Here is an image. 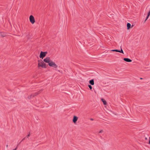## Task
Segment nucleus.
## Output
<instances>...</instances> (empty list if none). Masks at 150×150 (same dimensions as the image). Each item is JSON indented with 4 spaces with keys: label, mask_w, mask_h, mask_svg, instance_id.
Instances as JSON below:
<instances>
[{
    "label": "nucleus",
    "mask_w": 150,
    "mask_h": 150,
    "mask_svg": "<svg viewBox=\"0 0 150 150\" xmlns=\"http://www.w3.org/2000/svg\"><path fill=\"white\" fill-rule=\"evenodd\" d=\"M43 61L46 63H48L50 67H52L55 68L57 67V65L54 62L50 60L49 57H47L44 59Z\"/></svg>",
    "instance_id": "f257e3e1"
},
{
    "label": "nucleus",
    "mask_w": 150,
    "mask_h": 150,
    "mask_svg": "<svg viewBox=\"0 0 150 150\" xmlns=\"http://www.w3.org/2000/svg\"><path fill=\"white\" fill-rule=\"evenodd\" d=\"M47 53V52H43L41 51L40 53V58L43 59V57H45L46 55V54Z\"/></svg>",
    "instance_id": "f03ea898"
},
{
    "label": "nucleus",
    "mask_w": 150,
    "mask_h": 150,
    "mask_svg": "<svg viewBox=\"0 0 150 150\" xmlns=\"http://www.w3.org/2000/svg\"><path fill=\"white\" fill-rule=\"evenodd\" d=\"M30 22L32 24H33L35 22V20L34 17L32 15H30L29 17Z\"/></svg>",
    "instance_id": "7ed1b4c3"
},
{
    "label": "nucleus",
    "mask_w": 150,
    "mask_h": 150,
    "mask_svg": "<svg viewBox=\"0 0 150 150\" xmlns=\"http://www.w3.org/2000/svg\"><path fill=\"white\" fill-rule=\"evenodd\" d=\"M38 67H41L42 68H46V64L44 63L41 62V65H40V63H39L38 64Z\"/></svg>",
    "instance_id": "20e7f679"
},
{
    "label": "nucleus",
    "mask_w": 150,
    "mask_h": 150,
    "mask_svg": "<svg viewBox=\"0 0 150 150\" xmlns=\"http://www.w3.org/2000/svg\"><path fill=\"white\" fill-rule=\"evenodd\" d=\"M78 119V117L77 116H74L73 117V122L74 123H75L77 121Z\"/></svg>",
    "instance_id": "39448f33"
},
{
    "label": "nucleus",
    "mask_w": 150,
    "mask_h": 150,
    "mask_svg": "<svg viewBox=\"0 0 150 150\" xmlns=\"http://www.w3.org/2000/svg\"><path fill=\"white\" fill-rule=\"evenodd\" d=\"M123 59L125 61L127 62H131L132 61V60L128 58H124Z\"/></svg>",
    "instance_id": "423d86ee"
},
{
    "label": "nucleus",
    "mask_w": 150,
    "mask_h": 150,
    "mask_svg": "<svg viewBox=\"0 0 150 150\" xmlns=\"http://www.w3.org/2000/svg\"><path fill=\"white\" fill-rule=\"evenodd\" d=\"M30 135V132H29L28 134L27 135L26 137H25L22 140H24L25 139H29V138Z\"/></svg>",
    "instance_id": "0eeeda50"
},
{
    "label": "nucleus",
    "mask_w": 150,
    "mask_h": 150,
    "mask_svg": "<svg viewBox=\"0 0 150 150\" xmlns=\"http://www.w3.org/2000/svg\"><path fill=\"white\" fill-rule=\"evenodd\" d=\"M89 83L92 85H94V81L93 79H91L89 81Z\"/></svg>",
    "instance_id": "6e6552de"
},
{
    "label": "nucleus",
    "mask_w": 150,
    "mask_h": 150,
    "mask_svg": "<svg viewBox=\"0 0 150 150\" xmlns=\"http://www.w3.org/2000/svg\"><path fill=\"white\" fill-rule=\"evenodd\" d=\"M101 100L103 102V103L104 105H106V104H107L105 100H104L103 98H102V99H101Z\"/></svg>",
    "instance_id": "1a4fd4ad"
},
{
    "label": "nucleus",
    "mask_w": 150,
    "mask_h": 150,
    "mask_svg": "<svg viewBox=\"0 0 150 150\" xmlns=\"http://www.w3.org/2000/svg\"><path fill=\"white\" fill-rule=\"evenodd\" d=\"M131 24L129 23H128L127 24V29H129L130 28V26H131Z\"/></svg>",
    "instance_id": "9d476101"
},
{
    "label": "nucleus",
    "mask_w": 150,
    "mask_h": 150,
    "mask_svg": "<svg viewBox=\"0 0 150 150\" xmlns=\"http://www.w3.org/2000/svg\"><path fill=\"white\" fill-rule=\"evenodd\" d=\"M39 94V93L38 92L35 93L34 94H33V97H35V96H36L37 95Z\"/></svg>",
    "instance_id": "9b49d317"
},
{
    "label": "nucleus",
    "mask_w": 150,
    "mask_h": 150,
    "mask_svg": "<svg viewBox=\"0 0 150 150\" xmlns=\"http://www.w3.org/2000/svg\"><path fill=\"white\" fill-rule=\"evenodd\" d=\"M118 52H120V53L124 54L123 51L122 50V49L121 47V50H119Z\"/></svg>",
    "instance_id": "f8f14e48"
},
{
    "label": "nucleus",
    "mask_w": 150,
    "mask_h": 150,
    "mask_svg": "<svg viewBox=\"0 0 150 150\" xmlns=\"http://www.w3.org/2000/svg\"><path fill=\"white\" fill-rule=\"evenodd\" d=\"M33 97V94H32L31 95H29L28 96V98L29 99H30L32 97Z\"/></svg>",
    "instance_id": "ddd939ff"
},
{
    "label": "nucleus",
    "mask_w": 150,
    "mask_h": 150,
    "mask_svg": "<svg viewBox=\"0 0 150 150\" xmlns=\"http://www.w3.org/2000/svg\"><path fill=\"white\" fill-rule=\"evenodd\" d=\"M150 15V11H149V13H148V15H147V17L146 18V19L145 20V21H146L148 18L149 17V15Z\"/></svg>",
    "instance_id": "4468645a"
},
{
    "label": "nucleus",
    "mask_w": 150,
    "mask_h": 150,
    "mask_svg": "<svg viewBox=\"0 0 150 150\" xmlns=\"http://www.w3.org/2000/svg\"><path fill=\"white\" fill-rule=\"evenodd\" d=\"M112 51H113V52H118L119 50L114 49V50H112Z\"/></svg>",
    "instance_id": "2eb2a0df"
},
{
    "label": "nucleus",
    "mask_w": 150,
    "mask_h": 150,
    "mask_svg": "<svg viewBox=\"0 0 150 150\" xmlns=\"http://www.w3.org/2000/svg\"><path fill=\"white\" fill-rule=\"evenodd\" d=\"M88 86L90 89L91 90L92 89V87L91 85H88Z\"/></svg>",
    "instance_id": "dca6fc26"
},
{
    "label": "nucleus",
    "mask_w": 150,
    "mask_h": 150,
    "mask_svg": "<svg viewBox=\"0 0 150 150\" xmlns=\"http://www.w3.org/2000/svg\"><path fill=\"white\" fill-rule=\"evenodd\" d=\"M18 145H17V146L16 147V148L14 149H13V150H16L18 148Z\"/></svg>",
    "instance_id": "f3484780"
},
{
    "label": "nucleus",
    "mask_w": 150,
    "mask_h": 150,
    "mask_svg": "<svg viewBox=\"0 0 150 150\" xmlns=\"http://www.w3.org/2000/svg\"><path fill=\"white\" fill-rule=\"evenodd\" d=\"M0 35L2 37H4L5 36L4 35H3L2 34H1V33H0Z\"/></svg>",
    "instance_id": "a211bd4d"
},
{
    "label": "nucleus",
    "mask_w": 150,
    "mask_h": 150,
    "mask_svg": "<svg viewBox=\"0 0 150 150\" xmlns=\"http://www.w3.org/2000/svg\"><path fill=\"white\" fill-rule=\"evenodd\" d=\"M23 140H22L19 143V144L17 145H18L19 144H20V143H21V142L23 141Z\"/></svg>",
    "instance_id": "6ab92c4d"
},
{
    "label": "nucleus",
    "mask_w": 150,
    "mask_h": 150,
    "mask_svg": "<svg viewBox=\"0 0 150 150\" xmlns=\"http://www.w3.org/2000/svg\"><path fill=\"white\" fill-rule=\"evenodd\" d=\"M149 142L148 144H150V137H149Z\"/></svg>",
    "instance_id": "aec40b11"
},
{
    "label": "nucleus",
    "mask_w": 150,
    "mask_h": 150,
    "mask_svg": "<svg viewBox=\"0 0 150 150\" xmlns=\"http://www.w3.org/2000/svg\"><path fill=\"white\" fill-rule=\"evenodd\" d=\"M102 132H103V131L101 130L99 132V133H101Z\"/></svg>",
    "instance_id": "412c9836"
},
{
    "label": "nucleus",
    "mask_w": 150,
    "mask_h": 150,
    "mask_svg": "<svg viewBox=\"0 0 150 150\" xmlns=\"http://www.w3.org/2000/svg\"><path fill=\"white\" fill-rule=\"evenodd\" d=\"M145 139L146 140H147V137H145Z\"/></svg>",
    "instance_id": "4be33fe9"
},
{
    "label": "nucleus",
    "mask_w": 150,
    "mask_h": 150,
    "mask_svg": "<svg viewBox=\"0 0 150 150\" xmlns=\"http://www.w3.org/2000/svg\"><path fill=\"white\" fill-rule=\"evenodd\" d=\"M90 120H93V119H92V118H91L90 119Z\"/></svg>",
    "instance_id": "5701e85b"
},
{
    "label": "nucleus",
    "mask_w": 150,
    "mask_h": 150,
    "mask_svg": "<svg viewBox=\"0 0 150 150\" xmlns=\"http://www.w3.org/2000/svg\"><path fill=\"white\" fill-rule=\"evenodd\" d=\"M8 145H6V147H8Z\"/></svg>",
    "instance_id": "b1692460"
},
{
    "label": "nucleus",
    "mask_w": 150,
    "mask_h": 150,
    "mask_svg": "<svg viewBox=\"0 0 150 150\" xmlns=\"http://www.w3.org/2000/svg\"><path fill=\"white\" fill-rule=\"evenodd\" d=\"M40 65H41V64L40 63Z\"/></svg>",
    "instance_id": "393cba45"
},
{
    "label": "nucleus",
    "mask_w": 150,
    "mask_h": 150,
    "mask_svg": "<svg viewBox=\"0 0 150 150\" xmlns=\"http://www.w3.org/2000/svg\"><path fill=\"white\" fill-rule=\"evenodd\" d=\"M140 79H142V78H140Z\"/></svg>",
    "instance_id": "a878e982"
}]
</instances>
